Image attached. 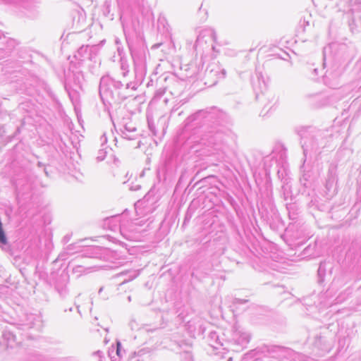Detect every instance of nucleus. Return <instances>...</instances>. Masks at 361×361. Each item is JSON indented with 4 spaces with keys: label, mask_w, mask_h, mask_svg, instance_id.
<instances>
[{
    "label": "nucleus",
    "mask_w": 361,
    "mask_h": 361,
    "mask_svg": "<svg viewBox=\"0 0 361 361\" xmlns=\"http://www.w3.org/2000/svg\"><path fill=\"white\" fill-rule=\"evenodd\" d=\"M44 172H45L46 175H48V173H47V171H46V169H44Z\"/></svg>",
    "instance_id": "09e8293b"
},
{
    "label": "nucleus",
    "mask_w": 361,
    "mask_h": 361,
    "mask_svg": "<svg viewBox=\"0 0 361 361\" xmlns=\"http://www.w3.org/2000/svg\"><path fill=\"white\" fill-rule=\"evenodd\" d=\"M71 235H68V234L66 235L63 238V240H62L63 243L64 244L68 243L69 242L70 239H71Z\"/></svg>",
    "instance_id": "c756f323"
},
{
    "label": "nucleus",
    "mask_w": 361,
    "mask_h": 361,
    "mask_svg": "<svg viewBox=\"0 0 361 361\" xmlns=\"http://www.w3.org/2000/svg\"><path fill=\"white\" fill-rule=\"evenodd\" d=\"M131 82H123L109 75L102 77L99 82V96L106 109L113 104H120L130 94Z\"/></svg>",
    "instance_id": "20e7f679"
},
{
    "label": "nucleus",
    "mask_w": 361,
    "mask_h": 361,
    "mask_svg": "<svg viewBox=\"0 0 361 361\" xmlns=\"http://www.w3.org/2000/svg\"><path fill=\"white\" fill-rule=\"evenodd\" d=\"M99 51L97 45H82L75 53L73 58L75 61H71L68 71L72 72L75 77V82L80 83V78H83L81 68L86 61H94Z\"/></svg>",
    "instance_id": "423d86ee"
},
{
    "label": "nucleus",
    "mask_w": 361,
    "mask_h": 361,
    "mask_svg": "<svg viewBox=\"0 0 361 361\" xmlns=\"http://www.w3.org/2000/svg\"><path fill=\"white\" fill-rule=\"evenodd\" d=\"M188 122L200 128V143L216 152L225 153L234 142L236 135L227 127L231 124L228 114L216 106L196 111L188 118Z\"/></svg>",
    "instance_id": "f257e3e1"
},
{
    "label": "nucleus",
    "mask_w": 361,
    "mask_h": 361,
    "mask_svg": "<svg viewBox=\"0 0 361 361\" xmlns=\"http://www.w3.org/2000/svg\"><path fill=\"white\" fill-rule=\"evenodd\" d=\"M142 201H138V202L136 203V204H135V205H137V204H142Z\"/></svg>",
    "instance_id": "49530a36"
},
{
    "label": "nucleus",
    "mask_w": 361,
    "mask_h": 361,
    "mask_svg": "<svg viewBox=\"0 0 361 361\" xmlns=\"http://www.w3.org/2000/svg\"><path fill=\"white\" fill-rule=\"evenodd\" d=\"M307 195V196H310V192H308Z\"/></svg>",
    "instance_id": "8fccbe9b"
},
{
    "label": "nucleus",
    "mask_w": 361,
    "mask_h": 361,
    "mask_svg": "<svg viewBox=\"0 0 361 361\" xmlns=\"http://www.w3.org/2000/svg\"><path fill=\"white\" fill-rule=\"evenodd\" d=\"M360 288L361 289V286H360Z\"/></svg>",
    "instance_id": "3c124183"
},
{
    "label": "nucleus",
    "mask_w": 361,
    "mask_h": 361,
    "mask_svg": "<svg viewBox=\"0 0 361 361\" xmlns=\"http://www.w3.org/2000/svg\"><path fill=\"white\" fill-rule=\"evenodd\" d=\"M103 290V287H101L99 290V293H100Z\"/></svg>",
    "instance_id": "c03bdc74"
},
{
    "label": "nucleus",
    "mask_w": 361,
    "mask_h": 361,
    "mask_svg": "<svg viewBox=\"0 0 361 361\" xmlns=\"http://www.w3.org/2000/svg\"><path fill=\"white\" fill-rule=\"evenodd\" d=\"M101 140H102V142H106L107 139H106V135H105V134H104V135L101 137Z\"/></svg>",
    "instance_id": "c9c22d12"
},
{
    "label": "nucleus",
    "mask_w": 361,
    "mask_h": 361,
    "mask_svg": "<svg viewBox=\"0 0 361 361\" xmlns=\"http://www.w3.org/2000/svg\"><path fill=\"white\" fill-rule=\"evenodd\" d=\"M17 329V327L12 326L11 328L4 329L0 341V345L3 348L6 350L13 349L20 343L21 341L18 340L15 332V329Z\"/></svg>",
    "instance_id": "f8f14e48"
},
{
    "label": "nucleus",
    "mask_w": 361,
    "mask_h": 361,
    "mask_svg": "<svg viewBox=\"0 0 361 361\" xmlns=\"http://www.w3.org/2000/svg\"><path fill=\"white\" fill-rule=\"evenodd\" d=\"M130 135H135L136 138L137 137L138 134L135 133H130Z\"/></svg>",
    "instance_id": "37998d69"
},
{
    "label": "nucleus",
    "mask_w": 361,
    "mask_h": 361,
    "mask_svg": "<svg viewBox=\"0 0 361 361\" xmlns=\"http://www.w3.org/2000/svg\"><path fill=\"white\" fill-rule=\"evenodd\" d=\"M37 166H39V167H42V166H43L44 165H43V164H42V162L39 161V162L37 163Z\"/></svg>",
    "instance_id": "a19ab883"
},
{
    "label": "nucleus",
    "mask_w": 361,
    "mask_h": 361,
    "mask_svg": "<svg viewBox=\"0 0 361 361\" xmlns=\"http://www.w3.org/2000/svg\"><path fill=\"white\" fill-rule=\"evenodd\" d=\"M248 302V300L245 299H240V298H234L233 300V305H240Z\"/></svg>",
    "instance_id": "b1692460"
},
{
    "label": "nucleus",
    "mask_w": 361,
    "mask_h": 361,
    "mask_svg": "<svg viewBox=\"0 0 361 361\" xmlns=\"http://www.w3.org/2000/svg\"><path fill=\"white\" fill-rule=\"evenodd\" d=\"M323 66L328 68L323 75L324 82L330 88L338 86V78L343 71L345 61L350 59L348 47L345 43L334 42L323 49Z\"/></svg>",
    "instance_id": "f03ea898"
},
{
    "label": "nucleus",
    "mask_w": 361,
    "mask_h": 361,
    "mask_svg": "<svg viewBox=\"0 0 361 361\" xmlns=\"http://www.w3.org/2000/svg\"><path fill=\"white\" fill-rule=\"evenodd\" d=\"M266 351L272 357H279L283 355L287 348L281 345H266Z\"/></svg>",
    "instance_id": "2eb2a0df"
},
{
    "label": "nucleus",
    "mask_w": 361,
    "mask_h": 361,
    "mask_svg": "<svg viewBox=\"0 0 361 361\" xmlns=\"http://www.w3.org/2000/svg\"><path fill=\"white\" fill-rule=\"evenodd\" d=\"M73 247H74V245L73 244H71V245H69L67 247L66 249H67L68 251H71L73 249Z\"/></svg>",
    "instance_id": "e433bc0d"
},
{
    "label": "nucleus",
    "mask_w": 361,
    "mask_h": 361,
    "mask_svg": "<svg viewBox=\"0 0 361 361\" xmlns=\"http://www.w3.org/2000/svg\"><path fill=\"white\" fill-rule=\"evenodd\" d=\"M22 326L23 328L29 329V328H32V325L31 324H23Z\"/></svg>",
    "instance_id": "473e14b6"
},
{
    "label": "nucleus",
    "mask_w": 361,
    "mask_h": 361,
    "mask_svg": "<svg viewBox=\"0 0 361 361\" xmlns=\"http://www.w3.org/2000/svg\"><path fill=\"white\" fill-rule=\"evenodd\" d=\"M250 340V336L240 326L234 325L231 331L228 342L233 351L240 352L247 347Z\"/></svg>",
    "instance_id": "0eeeda50"
},
{
    "label": "nucleus",
    "mask_w": 361,
    "mask_h": 361,
    "mask_svg": "<svg viewBox=\"0 0 361 361\" xmlns=\"http://www.w3.org/2000/svg\"><path fill=\"white\" fill-rule=\"evenodd\" d=\"M147 125H148V128H149V130L152 132V133L154 135H157V130L155 128L154 121L152 118H149V116H147Z\"/></svg>",
    "instance_id": "412c9836"
},
{
    "label": "nucleus",
    "mask_w": 361,
    "mask_h": 361,
    "mask_svg": "<svg viewBox=\"0 0 361 361\" xmlns=\"http://www.w3.org/2000/svg\"><path fill=\"white\" fill-rule=\"evenodd\" d=\"M117 51L118 53V55L121 56V57H123L122 56V54H123V47L121 45V46H118L117 47Z\"/></svg>",
    "instance_id": "7c9ffc66"
},
{
    "label": "nucleus",
    "mask_w": 361,
    "mask_h": 361,
    "mask_svg": "<svg viewBox=\"0 0 361 361\" xmlns=\"http://www.w3.org/2000/svg\"><path fill=\"white\" fill-rule=\"evenodd\" d=\"M5 51H6V50L4 48H0V61L6 59L10 56V55L4 56L5 54Z\"/></svg>",
    "instance_id": "cd10ccee"
},
{
    "label": "nucleus",
    "mask_w": 361,
    "mask_h": 361,
    "mask_svg": "<svg viewBox=\"0 0 361 361\" xmlns=\"http://www.w3.org/2000/svg\"><path fill=\"white\" fill-rule=\"evenodd\" d=\"M330 138L327 130L315 128H309L301 134L300 144L303 149L304 159L301 166L302 174L300 178V183L305 189L311 186L313 179L312 169L305 166L307 157H311L312 154L319 156L322 149L326 146Z\"/></svg>",
    "instance_id": "7ed1b4c3"
},
{
    "label": "nucleus",
    "mask_w": 361,
    "mask_h": 361,
    "mask_svg": "<svg viewBox=\"0 0 361 361\" xmlns=\"http://www.w3.org/2000/svg\"><path fill=\"white\" fill-rule=\"evenodd\" d=\"M76 307L78 309V312L80 313V310H79V307H80L79 305H77Z\"/></svg>",
    "instance_id": "a18cd8bd"
},
{
    "label": "nucleus",
    "mask_w": 361,
    "mask_h": 361,
    "mask_svg": "<svg viewBox=\"0 0 361 361\" xmlns=\"http://www.w3.org/2000/svg\"><path fill=\"white\" fill-rule=\"evenodd\" d=\"M201 35H202V33H200L198 36H197V41H199L200 37H201Z\"/></svg>",
    "instance_id": "79ce46f5"
},
{
    "label": "nucleus",
    "mask_w": 361,
    "mask_h": 361,
    "mask_svg": "<svg viewBox=\"0 0 361 361\" xmlns=\"http://www.w3.org/2000/svg\"><path fill=\"white\" fill-rule=\"evenodd\" d=\"M161 43L155 44L152 45V49H157L161 46Z\"/></svg>",
    "instance_id": "f704fd0d"
},
{
    "label": "nucleus",
    "mask_w": 361,
    "mask_h": 361,
    "mask_svg": "<svg viewBox=\"0 0 361 361\" xmlns=\"http://www.w3.org/2000/svg\"><path fill=\"white\" fill-rule=\"evenodd\" d=\"M357 24L353 23V24H349L350 30L353 33L355 32V27H357Z\"/></svg>",
    "instance_id": "2f4dec72"
},
{
    "label": "nucleus",
    "mask_w": 361,
    "mask_h": 361,
    "mask_svg": "<svg viewBox=\"0 0 361 361\" xmlns=\"http://www.w3.org/2000/svg\"><path fill=\"white\" fill-rule=\"evenodd\" d=\"M348 282V279L344 274L335 277L332 281V286L334 288H339L344 286Z\"/></svg>",
    "instance_id": "6ab92c4d"
},
{
    "label": "nucleus",
    "mask_w": 361,
    "mask_h": 361,
    "mask_svg": "<svg viewBox=\"0 0 361 361\" xmlns=\"http://www.w3.org/2000/svg\"><path fill=\"white\" fill-rule=\"evenodd\" d=\"M122 27L133 59L135 77L142 80L146 74L147 69L145 56L142 54L136 53L132 47V44L134 41L143 40L142 27L141 24H122Z\"/></svg>",
    "instance_id": "39448f33"
},
{
    "label": "nucleus",
    "mask_w": 361,
    "mask_h": 361,
    "mask_svg": "<svg viewBox=\"0 0 361 361\" xmlns=\"http://www.w3.org/2000/svg\"><path fill=\"white\" fill-rule=\"evenodd\" d=\"M2 36L5 38V36L4 35V33L1 30H0V39H1Z\"/></svg>",
    "instance_id": "ea45409f"
},
{
    "label": "nucleus",
    "mask_w": 361,
    "mask_h": 361,
    "mask_svg": "<svg viewBox=\"0 0 361 361\" xmlns=\"http://www.w3.org/2000/svg\"><path fill=\"white\" fill-rule=\"evenodd\" d=\"M337 180V166L334 164H331L328 169L324 185L325 193L328 199L332 198L338 192L336 186Z\"/></svg>",
    "instance_id": "1a4fd4ad"
},
{
    "label": "nucleus",
    "mask_w": 361,
    "mask_h": 361,
    "mask_svg": "<svg viewBox=\"0 0 361 361\" xmlns=\"http://www.w3.org/2000/svg\"><path fill=\"white\" fill-rule=\"evenodd\" d=\"M106 151H104L103 149H100L99 150L98 152V156L97 157V159L100 161H103L104 159H105V157H106Z\"/></svg>",
    "instance_id": "393cba45"
},
{
    "label": "nucleus",
    "mask_w": 361,
    "mask_h": 361,
    "mask_svg": "<svg viewBox=\"0 0 361 361\" xmlns=\"http://www.w3.org/2000/svg\"><path fill=\"white\" fill-rule=\"evenodd\" d=\"M115 44L117 45V47L121 45V40L117 37L115 39Z\"/></svg>",
    "instance_id": "72a5a7b5"
},
{
    "label": "nucleus",
    "mask_w": 361,
    "mask_h": 361,
    "mask_svg": "<svg viewBox=\"0 0 361 361\" xmlns=\"http://www.w3.org/2000/svg\"><path fill=\"white\" fill-rule=\"evenodd\" d=\"M137 131V128L135 127H131L128 125L124 126V130H122V136L123 138L127 140H135V135H130V133H135Z\"/></svg>",
    "instance_id": "f3484780"
},
{
    "label": "nucleus",
    "mask_w": 361,
    "mask_h": 361,
    "mask_svg": "<svg viewBox=\"0 0 361 361\" xmlns=\"http://www.w3.org/2000/svg\"><path fill=\"white\" fill-rule=\"evenodd\" d=\"M286 209L288 213V216L290 219L295 220L298 218L300 213V209L296 203L286 204Z\"/></svg>",
    "instance_id": "dca6fc26"
},
{
    "label": "nucleus",
    "mask_w": 361,
    "mask_h": 361,
    "mask_svg": "<svg viewBox=\"0 0 361 361\" xmlns=\"http://www.w3.org/2000/svg\"><path fill=\"white\" fill-rule=\"evenodd\" d=\"M210 337L212 339H216V343L222 345V344L220 342H218L219 337L215 332H212L210 334Z\"/></svg>",
    "instance_id": "c85d7f7f"
},
{
    "label": "nucleus",
    "mask_w": 361,
    "mask_h": 361,
    "mask_svg": "<svg viewBox=\"0 0 361 361\" xmlns=\"http://www.w3.org/2000/svg\"><path fill=\"white\" fill-rule=\"evenodd\" d=\"M53 284L56 291L61 298H65L68 294V284L69 275L68 272L63 271L60 274H55L53 277Z\"/></svg>",
    "instance_id": "9b49d317"
},
{
    "label": "nucleus",
    "mask_w": 361,
    "mask_h": 361,
    "mask_svg": "<svg viewBox=\"0 0 361 361\" xmlns=\"http://www.w3.org/2000/svg\"><path fill=\"white\" fill-rule=\"evenodd\" d=\"M226 71L218 62L212 61L208 64L204 71L205 85L213 86L219 80L226 77Z\"/></svg>",
    "instance_id": "6e6552de"
},
{
    "label": "nucleus",
    "mask_w": 361,
    "mask_h": 361,
    "mask_svg": "<svg viewBox=\"0 0 361 361\" xmlns=\"http://www.w3.org/2000/svg\"><path fill=\"white\" fill-rule=\"evenodd\" d=\"M312 71H313V73H314V76H317V75H319V73H318V68H313Z\"/></svg>",
    "instance_id": "4c0bfd02"
},
{
    "label": "nucleus",
    "mask_w": 361,
    "mask_h": 361,
    "mask_svg": "<svg viewBox=\"0 0 361 361\" xmlns=\"http://www.w3.org/2000/svg\"><path fill=\"white\" fill-rule=\"evenodd\" d=\"M258 86L255 82L253 83V88L255 91V97L257 100L264 102L268 100L269 103L273 102V106L276 103L277 99L275 96L270 92L267 91V85L264 81H262V85L260 83V78L257 76Z\"/></svg>",
    "instance_id": "ddd939ff"
},
{
    "label": "nucleus",
    "mask_w": 361,
    "mask_h": 361,
    "mask_svg": "<svg viewBox=\"0 0 361 361\" xmlns=\"http://www.w3.org/2000/svg\"><path fill=\"white\" fill-rule=\"evenodd\" d=\"M108 223H111V221L115 224L113 225L111 229L116 230L118 228L121 233V234L123 236L126 240H131L133 238V233L135 232V225L130 222V225L129 228L126 225L125 222L121 221L120 215H116L111 216L106 220Z\"/></svg>",
    "instance_id": "9d476101"
},
{
    "label": "nucleus",
    "mask_w": 361,
    "mask_h": 361,
    "mask_svg": "<svg viewBox=\"0 0 361 361\" xmlns=\"http://www.w3.org/2000/svg\"><path fill=\"white\" fill-rule=\"evenodd\" d=\"M116 355L119 357H122V353H121V343L118 341L116 343Z\"/></svg>",
    "instance_id": "a878e982"
},
{
    "label": "nucleus",
    "mask_w": 361,
    "mask_h": 361,
    "mask_svg": "<svg viewBox=\"0 0 361 361\" xmlns=\"http://www.w3.org/2000/svg\"><path fill=\"white\" fill-rule=\"evenodd\" d=\"M204 32V35H203V37L205 36L206 35H208L209 36H211V37L212 38V39L216 42V34L214 30H205L203 31Z\"/></svg>",
    "instance_id": "5701e85b"
},
{
    "label": "nucleus",
    "mask_w": 361,
    "mask_h": 361,
    "mask_svg": "<svg viewBox=\"0 0 361 361\" xmlns=\"http://www.w3.org/2000/svg\"><path fill=\"white\" fill-rule=\"evenodd\" d=\"M18 42L13 39V38H8L6 42V47L4 49L6 50L5 51V55H11V52L13 51V49L16 48L17 45H18Z\"/></svg>",
    "instance_id": "a211bd4d"
},
{
    "label": "nucleus",
    "mask_w": 361,
    "mask_h": 361,
    "mask_svg": "<svg viewBox=\"0 0 361 361\" xmlns=\"http://www.w3.org/2000/svg\"><path fill=\"white\" fill-rule=\"evenodd\" d=\"M140 189H141V185L140 184L132 183L130 186V190L132 191H137Z\"/></svg>",
    "instance_id": "bb28decb"
},
{
    "label": "nucleus",
    "mask_w": 361,
    "mask_h": 361,
    "mask_svg": "<svg viewBox=\"0 0 361 361\" xmlns=\"http://www.w3.org/2000/svg\"><path fill=\"white\" fill-rule=\"evenodd\" d=\"M127 224H129L128 226H127L129 228V226H130V223H129V221H127Z\"/></svg>",
    "instance_id": "de8ad7c7"
},
{
    "label": "nucleus",
    "mask_w": 361,
    "mask_h": 361,
    "mask_svg": "<svg viewBox=\"0 0 361 361\" xmlns=\"http://www.w3.org/2000/svg\"><path fill=\"white\" fill-rule=\"evenodd\" d=\"M121 62V69L122 71V75L123 77H126L129 72V65L126 59H124L123 57H121L120 59Z\"/></svg>",
    "instance_id": "aec40b11"
},
{
    "label": "nucleus",
    "mask_w": 361,
    "mask_h": 361,
    "mask_svg": "<svg viewBox=\"0 0 361 361\" xmlns=\"http://www.w3.org/2000/svg\"><path fill=\"white\" fill-rule=\"evenodd\" d=\"M333 269V266L331 263L329 262H322L319 264L318 270H317V274L319 277V282L320 283H323L324 281V277L326 276V271H329V274H331V271Z\"/></svg>",
    "instance_id": "4468645a"
},
{
    "label": "nucleus",
    "mask_w": 361,
    "mask_h": 361,
    "mask_svg": "<svg viewBox=\"0 0 361 361\" xmlns=\"http://www.w3.org/2000/svg\"><path fill=\"white\" fill-rule=\"evenodd\" d=\"M308 205L310 207H312V206L314 205V202L312 197L311 198L310 201L308 202Z\"/></svg>",
    "instance_id": "58836bf2"
},
{
    "label": "nucleus",
    "mask_w": 361,
    "mask_h": 361,
    "mask_svg": "<svg viewBox=\"0 0 361 361\" xmlns=\"http://www.w3.org/2000/svg\"><path fill=\"white\" fill-rule=\"evenodd\" d=\"M86 268L82 265H75L73 267V273L78 274V276H80L83 272H85Z\"/></svg>",
    "instance_id": "4be33fe9"
}]
</instances>
